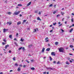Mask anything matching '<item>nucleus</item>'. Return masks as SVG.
<instances>
[{
	"mask_svg": "<svg viewBox=\"0 0 74 74\" xmlns=\"http://www.w3.org/2000/svg\"><path fill=\"white\" fill-rule=\"evenodd\" d=\"M52 6H53V5H52V4H51L49 5V7H52Z\"/></svg>",
	"mask_w": 74,
	"mask_h": 74,
	"instance_id": "72a5a7b5",
	"label": "nucleus"
},
{
	"mask_svg": "<svg viewBox=\"0 0 74 74\" xmlns=\"http://www.w3.org/2000/svg\"><path fill=\"white\" fill-rule=\"evenodd\" d=\"M5 49H7V48H9V45H7L5 46Z\"/></svg>",
	"mask_w": 74,
	"mask_h": 74,
	"instance_id": "0eeeda50",
	"label": "nucleus"
},
{
	"mask_svg": "<svg viewBox=\"0 0 74 74\" xmlns=\"http://www.w3.org/2000/svg\"><path fill=\"white\" fill-rule=\"evenodd\" d=\"M55 44L56 45H57V44H58V42H56L55 43Z\"/></svg>",
	"mask_w": 74,
	"mask_h": 74,
	"instance_id": "58836bf2",
	"label": "nucleus"
},
{
	"mask_svg": "<svg viewBox=\"0 0 74 74\" xmlns=\"http://www.w3.org/2000/svg\"><path fill=\"white\" fill-rule=\"evenodd\" d=\"M31 70H35V68H34V67H32V68H31Z\"/></svg>",
	"mask_w": 74,
	"mask_h": 74,
	"instance_id": "dca6fc26",
	"label": "nucleus"
},
{
	"mask_svg": "<svg viewBox=\"0 0 74 74\" xmlns=\"http://www.w3.org/2000/svg\"><path fill=\"white\" fill-rule=\"evenodd\" d=\"M51 55L53 56H55V52H52L51 53Z\"/></svg>",
	"mask_w": 74,
	"mask_h": 74,
	"instance_id": "423d86ee",
	"label": "nucleus"
},
{
	"mask_svg": "<svg viewBox=\"0 0 74 74\" xmlns=\"http://www.w3.org/2000/svg\"><path fill=\"white\" fill-rule=\"evenodd\" d=\"M50 50V49L49 48H48L46 49V51H49Z\"/></svg>",
	"mask_w": 74,
	"mask_h": 74,
	"instance_id": "f3484780",
	"label": "nucleus"
},
{
	"mask_svg": "<svg viewBox=\"0 0 74 74\" xmlns=\"http://www.w3.org/2000/svg\"><path fill=\"white\" fill-rule=\"evenodd\" d=\"M7 25H8V24H10V23L9 22H7Z\"/></svg>",
	"mask_w": 74,
	"mask_h": 74,
	"instance_id": "052dcab7",
	"label": "nucleus"
},
{
	"mask_svg": "<svg viewBox=\"0 0 74 74\" xmlns=\"http://www.w3.org/2000/svg\"><path fill=\"white\" fill-rule=\"evenodd\" d=\"M49 41V40H46L45 42H48Z\"/></svg>",
	"mask_w": 74,
	"mask_h": 74,
	"instance_id": "3c124183",
	"label": "nucleus"
},
{
	"mask_svg": "<svg viewBox=\"0 0 74 74\" xmlns=\"http://www.w3.org/2000/svg\"><path fill=\"white\" fill-rule=\"evenodd\" d=\"M20 12H21V11H19L17 12H14V15H18V14H20Z\"/></svg>",
	"mask_w": 74,
	"mask_h": 74,
	"instance_id": "f03ea898",
	"label": "nucleus"
},
{
	"mask_svg": "<svg viewBox=\"0 0 74 74\" xmlns=\"http://www.w3.org/2000/svg\"><path fill=\"white\" fill-rule=\"evenodd\" d=\"M41 12H39V15H41Z\"/></svg>",
	"mask_w": 74,
	"mask_h": 74,
	"instance_id": "79ce46f5",
	"label": "nucleus"
},
{
	"mask_svg": "<svg viewBox=\"0 0 74 74\" xmlns=\"http://www.w3.org/2000/svg\"><path fill=\"white\" fill-rule=\"evenodd\" d=\"M67 59H68V60H70V58H67Z\"/></svg>",
	"mask_w": 74,
	"mask_h": 74,
	"instance_id": "13d9d810",
	"label": "nucleus"
},
{
	"mask_svg": "<svg viewBox=\"0 0 74 74\" xmlns=\"http://www.w3.org/2000/svg\"><path fill=\"white\" fill-rule=\"evenodd\" d=\"M5 44L6 43H5V42H3L2 43L3 45H5Z\"/></svg>",
	"mask_w": 74,
	"mask_h": 74,
	"instance_id": "4c0bfd02",
	"label": "nucleus"
},
{
	"mask_svg": "<svg viewBox=\"0 0 74 74\" xmlns=\"http://www.w3.org/2000/svg\"><path fill=\"white\" fill-rule=\"evenodd\" d=\"M14 44H15L16 46H18V44H17V43H16V42H14Z\"/></svg>",
	"mask_w": 74,
	"mask_h": 74,
	"instance_id": "a211bd4d",
	"label": "nucleus"
},
{
	"mask_svg": "<svg viewBox=\"0 0 74 74\" xmlns=\"http://www.w3.org/2000/svg\"><path fill=\"white\" fill-rule=\"evenodd\" d=\"M53 63H56V61H54L53 62Z\"/></svg>",
	"mask_w": 74,
	"mask_h": 74,
	"instance_id": "09e8293b",
	"label": "nucleus"
},
{
	"mask_svg": "<svg viewBox=\"0 0 74 74\" xmlns=\"http://www.w3.org/2000/svg\"><path fill=\"white\" fill-rule=\"evenodd\" d=\"M47 69L48 70H53V68L51 67H47Z\"/></svg>",
	"mask_w": 74,
	"mask_h": 74,
	"instance_id": "7ed1b4c3",
	"label": "nucleus"
},
{
	"mask_svg": "<svg viewBox=\"0 0 74 74\" xmlns=\"http://www.w3.org/2000/svg\"><path fill=\"white\" fill-rule=\"evenodd\" d=\"M38 10H36L34 12H35V13H37V12H38Z\"/></svg>",
	"mask_w": 74,
	"mask_h": 74,
	"instance_id": "a878e982",
	"label": "nucleus"
},
{
	"mask_svg": "<svg viewBox=\"0 0 74 74\" xmlns=\"http://www.w3.org/2000/svg\"><path fill=\"white\" fill-rule=\"evenodd\" d=\"M20 41H21L23 42V39L22 38H21Z\"/></svg>",
	"mask_w": 74,
	"mask_h": 74,
	"instance_id": "cd10ccee",
	"label": "nucleus"
},
{
	"mask_svg": "<svg viewBox=\"0 0 74 74\" xmlns=\"http://www.w3.org/2000/svg\"><path fill=\"white\" fill-rule=\"evenodd\" d=\"M48 38L47 37V38H46L45 39V40H48Z\"/></svg>",
	"mask_w": 74,
	"mask_h": 74,
	"instance_id": "de8ad7c7",
	"label": "nucleus"
},
{
	"mask_svg": "<svg viewBox=\"0 0 74 74\" xmlns=\"http://www.w3.org/2000/svg\"><path fill=\"white\" fill-rule=\"evenodd\" d=\"M15 58H15V57H14V58H13V60H14V61H15V60H15Z\"/></svg>",
	"mask_w": 74,
	"mask_h": 74,
	"instance_id": "393cba45",
	"label": "nucleus"
},
{
	"mask_svg": "<svg viewBox=\"0 0 74 74\" xmlns=\"http://www.w3.org/2000/svg\"><path fill=\"white\" fill-rule=\"evenodd\" d=\"M61 31H62V32H64V31L62 29H61Z\"/></svg>",
	"mask_w": 74,
	"mask_h": 74,
	"instance_id": "a18cd8bd",
	"label": "nucleus"
},
{
	"mask_svg": "<svg viewBox=\"0 0 74 74\" xmlns=\"http://www.w3.org/2000/svg\"><path fill=\"white\" fill-rule=\"evenodd\" d=\"M18 6H21V7H22V4H18Z\"/></svg>",
	"mask_w": 74,
	"mask_h": 74,
	"instance_id": "5701e85b",
	"label": "nucleus"
},
{
	"mask_svg": "<svg viewBox=\"0 0 74 74\" xmlns=\"http://www.w3.org/2000/svg\"><path fill=\"white\" fill-rule=\"evenodd\" d=\"M60 61H58V62L57 64H60Z\"/></svg>",
	"mask_w": 74,
	"mask_h": 74,
	"instance_id": "2f4dec72",
	"label": "nucleus"
},
{
	"mask_svg": "<svg viewBox=\"0 0 74 74\" xmlns=\"http://www.w3.org/2000/svg\"><path fill=\"white\" fill-rule=\"evenodd\" d=\"M9 37L10 38H12V35H9Z\"/></svg>",
	"mask_w": 74,
	"mask_h": 74,
	"instance_id": "aec40b11",
	"label": "nucleus"
},
{
	"mask_svg": "<svg viewBox=\"0 0 74 74\" xmlns=\"http://www.w3.org/2000/svg\"><path fill=\"white\" fill-rule=\"evenodd\" d=\"M67 18L66 19V20H68V19H69L70 18V16H67Z\"/></svg>",
	"mask_w": 74,
	"mask_h": 74,
	"instance_id": "412c9836",
	"label": "nucleus"
},
{
	"mask_svg": "<svg viewBox=\"0 0 74 74\" xmlns=\"http://www.w3.org/2000/svg\"><path fill=\"white\" fill-rule=\"evenodd\" d=\"M72 26H74V24H73Z\"/></svg>",
	"mask_w": 74,
	"mask_h": 74,
	"instance_id": "774afa93",
	"label": "nucleus"
},
{
	"mask_svg": "<svg viewBox=\"0 0 74 74\" xmlns=\"http://www.w3.org/2000/svg\"><path fill=\"white\" fill-rule=\"evenodd\" d=\"M11 24H12L11 23H10L9 25H11Z\"/></svg>",
	"mask_w": 74,
	"mask_h": 74,
	"instance_id": "0e129e2a",
	"label": "nucleus"
},
{
	"mask_svg": "<svg viewBox=\"0 0 74 74\" xmlns=\"http://www.w3.org/2000/svg\"><path fill=\"white\" fill-rule=\"evenodd\" d=\"M21 69L20 67H19L17 69V71H21Z\"/></svg>",
	"mask_w": 74,
	"mask_h": 74,
	"instance_id": "6e6552de",
	"label": "nucleus"
},
{
	"mask_svg": "<svg viewBox=\"0 0 74 74\" xmlns=\"http://www.w3.org/2000/svg\"><path fill=\"white\" fill-rule=\"evenodd\" d=\"M17 25H19L21 24V21H19L17 23Z\"/></svg>",
	"mask_w": 74,
	"mask_h": 74,
	"instance_id": "39448f33",
	"label": "nucleus"
},
{
	"mask_svg": "<svg viewBox=\"0 0 74 74\" xmlns=\"http://www.w3.org/2000/svg\"><path fill=\"white\" fill-rule=\"evenodd\" d=\"M23 67H26V65H23Z\"/></svg>",
	"mask_w": 74,
	"mask_h": 74,
	"instance_id": "680f3d73",
	"label": "nucleus"
},
{
	"mask_svg": "<svg viewBox=\"0 0 74 74\" xmlns=\"http://www.w3.org/2000/svg\"><path fill=\"white\" fill-rule=\"evenodd\" d=\"M43 74H47V72H43Z\"/></svg>",
	"mask_w": 74,
	"mask_h": 74,
	"instance_id": "49530a36",
	"label": "nucleus"
},
{
	"mask_svg": "<svg viewBox=\"0 0 74 74\" xmlns=\"http://www.w3.org/2000/svg\"><path fill=\"white\" fill-rule=\"evenodd\" d=\"M7 14H8V15H11V12H7Z\"/></svg>",
	"mask_w": 74,
	"mask_h": 74,
	"instance_id": "9d476101",
	"label": "nucleus"
},
{
	"mask_svg": "<svg viewBox=\"0 0 74 74\" xmlns=\"http://www.w3.org/2000/svg\"><path fill=\"white\" fill-rule=\"evenodd\" d=\"M26 21V20H24L23 21V22L22 24H24V23H24V22H25Z\"/></svg>",
	"mask_w": 74,
	"mask_h": 74,
	"instance_id": "b1692460",
	"label": "nucleus"
},
{
	"mask_svg": "<svg viewBox=\"0 0 74 74\" xmlns=\"http://www.w3.org/2000/svg\"><path fill=\"white\" fill-rule=\"evenodd\" d=\"M9 53H11V50H9Z\"/></svg>",
	"mask_w": 74,
	"mask_h": 74,
	"instance_id": "603ef678",
	"label": "nucleus"
},
{
	"mask_svg": "<svg viewBox=\"0 0 74 74\" xmlns=\"http://www.w3.org/2000/svg\"><path fill=\"white\" fill-rule=\"evenodd\" d=\"M31 3L32 2H30L29 3H28L27 5V6H29V5H30L31 4Z\"/></svg>",
	"mask_w": 74,
	"mask_h": 74,
	"instance_id": "6ab92c4d",
	"label": "nucleus"
},
{
	"mask_svg": "<svg viewBox=\"0 0 74 74\" xmlns=\"http://www.w3.org/2000/svg\"><path fill=\"white\" fill-rule=\"evenodd\" d=\"M60 16V15L59 14H58L57 15V17H59Z\"/></svg>",
	"mask_w": 74,
	"mask_h": 74,
	"instance_id": "c03bdc74",
	"label": "nucleus"
},
{
	"mask_svg": "<svg viewBox=\"0 0 74 74\" xmlns=\"http://www.w3.org/2000/svg\"><path fill=\"white\" fill-rule=\"evenodd\" d=\"M56 12V11H55L53 12V14H55Z\"/></svg>",
	"mask_w": 74,
	"mask_h": 74,
	"instance_id": "bb28decb",
	"label": "nucleus"
},
{
	"mask_svg": "<svg viewBox=\"0 0 74 74\" xmlns=\"http://www.w3.org/2000/svg\"><path fill=\"white\" fill-rule=\"evenodd\" d=\"M69 62H70L71 63H73V61H71V60H69Z\"/></svg>",
	"mask_w": 74,
	"mask_h": 74,
	"instance_id": "8fccbe9b",
	"label": "nucleus"
},
{
	"mask_svg": "<svg viewBox=\"0 0 74 74\" xmlns=\"http://www.w3.org/2000/svg\"><path fill=\"white\" fill-rule=\"evenodd\" d=\"M62 24H61L59 25V26H62Z\"/></svg>",
	"mask_w": 74,
	"mask_h": 74,
	"instance_id": "bf43d9fd",
	"label": "nucleus"
},
{
	"mask_svg": "<svg viewBox=\"0 0 74 74\" xmlns=\"http://www.w3.org/2000/svg\"><path fill=\"white\" fill-rule=\"evenodd\" d=\"M56 24V23H53V25H55Z\"/></svg>",
	"mask_w": 74,
	"mask_h": 74,
	"instance_id": "c9c22d12",
	"label": "nucleus"
},
{
	"mask_svg": "<svg viewBox=\"0 0 74 74\" xmlns=\"http://www.w3.org/2000/svg\"><path fill=\"white\" fill-rule=\"evenodd\" d=\"M67 23V22L66 21H65V24H66Z\"/></svg>",
	"mask_w": 74,
	"mask_h": 74,
	"instance_id": "69168bd1",
	"label": "nucleus"
},
{
	"mask_svg": "<svg viewBox=\"0 0 74 74\" xmlns=\"http://www.w3.org/2000/svg\"><path fill=\"white\" fill-rule=\"evenodd\" d=\"M61 13L62 15H63L64 14V12H61Z\"/></svg>",
	"mask_w": 74,
	"mask_h": 74,
	"instance_id": "2eb2a0df",
	"label": "nucleus"
},
{
	"mask_svg": "<svg viewBox=\"0 0 74 74\" xmlns=\"http://www.w3.org/2000/svg\"><path fill=\"white\" fill-rule=\"evenodd\" d=\"M48 46H49V47H50V44L48 43Z\"/></svg>",
	"mask_w": 74,
	"mask_h": 74,
	"instance_id": "864d4df0",
	"label": "nucleus"
},
{
	"mask_svg": "<svg viewBox=\"0 0 74 74\" xmlns=\"http://www.w3.org/2000/svg\"><path fill=\"white\" fill-rule=\"evenodd\" d=\"M59 50L60 52H64V49L62 47L60 48Z\"/></svg>",
	"mask_w": 74,
	"mask_h": 74,
	"instance_id": "f257e3e1",
	"label": "nucleus"
},
{
	"mask_svg": "<svg viewBox=\"0 0 74 74\" xmlns=\"http://www.w3.org/2000/svg\"><path fill=\"white\" fill-rule=\"evenodd\" d=\"M72 15H74V14L73 13H72Z\"/></svg>",
	"mask_w": 74,
	"mask_h": 74,
	"instance_id": "338daca9",
	"label": "nucleus"
},
{
	"mask_svg": "<svg viewBox=\"0 0 74 74\" xmlns=\"http://www.w3.org/2000/svg\"><path fill=\"white\" fill-rule=\"evenodd\" d=\"M32 45H29V48H30V47H32Z\"/></svg>",
	"mask_w": 74,
	"mask_h": 74,
	"instance_id": "c756f323",
	"label": "nucleus"
},
{
	"mask_svg": "<svg viewBox=\"0 0 74 74\" xmlns=\"http://www.w3.org/2000/svg\"><path fill=\"white\" fill-rule=\"evenodd\" d=\"M22 49L23 50V51H25V47H23Z\"/></svg>",
	"mask_w": 74,
	"mask_h": 74,
	"instance_id": "e433bc0d",
	"label": "nucleus"
},
{
	"mask_svg": "<svg viewBox=\"0 0 74 74\" xmlns=\"http://www.w3.org/2000/svg\"><path fill=\"white\" fill-rule=\"evenodd\" d=\"M14 41H18V40H17L16 39V38H15L14 39Z\"/></svg>",
	"mask_w": 74,
	"mask_h": 74,
	"instance_id": "c85d7f7f",
	"label": "nucleus"
},
{
	"mask_svg": "<svg viewBox=\"0 0 74 74\" xmlns=\"http://www.w3.org/2000/svg\"><path fill=\"white\" fill-rule=\"evenodd\" d=\"M72 61L74 63V60L73 59H72Z\"/></svg>",
	"mask_w": 74,
	"mask_h": 74,
	"instance_id": "5fc2aeb1",
	"label": "nucleus"
},
{
	"mask_svg": "<svg viewBox=\"0 0 74 74\" xmlns=\"http://www.w3.org/2000/svg\"><path fill=\"white\" fill-rule=\"evenodd\" d=\"M22 65L21 64V65H20L19 66L20 67H22Z\"/></svg>",
	"mask_w": 74,
	"mask_h": 74,
	"instance_id": "4d7b16f0",
	"label": "nucleus"
},
{
	"mask_svg": "<svg viewBox=\"0 0 74 74\" xmlns=\"http://www.w3.org/2000/svg\"><path fill=\"white\" fill-rule=\"evenodd\" d=\"M73 30V28H71V29L70 30V31H69V32H70V33H71Z\"/></svg>",
	"mask_w": 74,
	"mask_h": 74,
	"instance_id": "4468645a",
	"label": "nucleus"
},
{
	"mask_svg": "<svg viewBox=\"0 0 74 74\" xmlns=\"http://www.w3.org/2000/svg\"><path fill=\"white\" fill-rule=\"evenodd\" d=\"M22 47H20V48H18V50H19V51H20V50H21V49H22Z\"/></svg>",
	"mask_w": 74,
	"mask_h": 74,
	"instance_id": "4be33fe9",
	"label": "nucleus"
},
{
	"mask_svg": "<svg viewBox=\"0 0 74 74\" xmlns=\"http://www.w3.org/2000/svg\"><path fill=\"white\" fill-rule=\"evenodd\" d=\"M34 32H36V31H37L36 29H34Z\"/></svg>",
	"mask_w": 74,
	"mask_h": 74,
	"instance_id": "37998d69",
	"label": "nucleus"
},
{
	"mask_svg": "<svg viewBox=\"0 0 74 74\" xmlns=\"http://www.w3.org/2000/svg\"><path fill=\"white\" fill-rule=\"evenodd\" d=\"M70 47L71 48H73V46L72 45H70Z\"/></svg>",
	"mask_w": 74,
	"mask_h": 74,
	"instance_id": "473e14b6",
	"label": "nucleus"
},
{
	"mask_svg": "<svg viewBox=\"0 0 74 74\" xmlns=\"http://www.w3.org/2000/svg\"><path fill=\"white\" fill-rule=\"evenodd\" d=\"M19 16H20L22 17V14H20L19 15Z\"/></svg>",
	"mask_w": 74,
	"mask_h": 74,
	"instance_id": "6e6d98bb",
	"label": "nucleus"
},
{
	"mask_svg": "<svg viewBox=\"0 0 74 74\" xmlns=\"http://www.w3.org/2000/svg\"><path fill=\"white\" fill-rule=\"evenodd\" d=\"M3 41L4 42H6V40L5 39H3Z\"/></svg>",
	"mask_w": 74,
	"mask_h": 74,
	"instance_id": "a19ab883",
	"label": "nucleus"
},
{
	"mask_svg": "<svg viewBox=\"0 0 74 74\" xmlns=\"http://www.w3.org/2000/svg\"><path fill=\"white\" fill-rule=\"evenodd\" d=\"M71 22H74V20H73V18H71Z\"/></svg>",
	"mask_w": 74,
	"mask_h": 74,
	"instance_id": "7c9ffc66",
	"label": "nucleus"
},
{
	"mask_svg": "<svg viewBox=\"0 0 74 74\" xmlns=\"http://www.w3.org/2000/svg\"><path fill=\"white\" fill-rule=\"evenodd\" d=\"M66 64H70V63H69L68 61L66 62Z\"/></svg>",
	"mask_w": 74,
	"mask_h": 74,
	"instance_id": "f8f14e48",
	"label": "nucleus"
},
{
	"mask_svg": "<svg viewBox=\"0 0 74 74\" xmlns=\"http://www.w3.org/2000/svg\"><path fill=\"white\" fill-rule=\"evenodd\" d=\"M8 29H5V28L3 29V32L4 33H5V32H7V31H8Z\"/></svg>",
	"mask_w": 74,
	"mask_h": 74,
	"instance_id": "20e7f679",
	"label": "nucleus"
},
{
	"mask_svg": "<svg viewBox=\"0 0 74 74\" xmlns=\"http://www.w3.org/2000/svg\"><path fill=\"white\" fill-rule=\"evenodd\" d=\"M73 26H72V25H71V26H70V27H69V28H71V27H72Z\"/></svg>",
	"mask_w": 74,
	"mask_h": 74,
	"instance_id": "e2e57ef3",
	"label": "nucleus"
},
{
	"mask_svg": "<svg viewBox=\"0 0 74 74\" xmlns=\"http://www.w3.org/2000/svg\"><path fill=\"white\" fill-rule=\"evenodd\" d=\"M37 19L38 20H39V21H41V19H40V17H38Z\"/></svg>",
	"mask_w": 74,
	"mask_h": 74,
	"instance_id": "9b49d317",
	"label": "nucleus"
},
{
	"mask_svg": "<svg viewBox=\"0 0 74 74\" xmlns=\"http://www.w3.org/2000/svg\"><path fill=\"white\" fill-rule=\"evenodd\" d=\"M49 58L50 59V60L51 61L52 60V58L51 57H50Z\"/></svg>",
	"mask_w": 74,
	"mask_h": 74,
	"instance_id": "ea45409f",
	"label": "nucleus"
},
{
	"mask_svg": "<svg viewBox=\"0 0 74 74\" xmlns=\"http://www.w3.org/2000/svg\"><path fill=\"white\" fill-rule=\"evenodd\" d=\"M45 48L43 47L42 49V52H44V51H45Z\"/></svg>",
	"mask_w": 74,
	"mask_h": 74,
	"instance_id": "1a4fd4ad",
	"label": "nucleus"
},
{
	"mask_svg": "<svg viewBox=\"0 0 74 74\" xmlns=\"http://www.w3.org/2000/svg\"><path fill=\"white\" fill-rule=\"evenodd\" d=\"M31 62H34V60H31Z\"/></svg>",
	"mask_w": 74,
	"mask_h": 74,
	"instance_id": "f704fd0d",
	"label": "nucleus"
},
{
	"mask_svg": "<svg viewBox=\"0 0 74 74\" xmlns=\"http://www.w3.org/2000/svg\"><path fill=\"white\" fill-rule=\"evenodd\" d=\"M15 66H16V67H18V64L17 63H16L14 64Z\"/></svg>",
	"mask_w": 74,
	"mask_h": 74,
	"instance_id": "ddd939ff",
	"label": "nucleus"
}]
</instances>
